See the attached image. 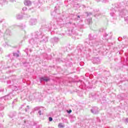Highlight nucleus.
<instances>
[{"label":"nucleus","instance_id":"obj_3","mask_svg":"<svg viewBox=\"0 0 128 128\" xmlns=\"http://www.w3.org/2000/svg\"><path fill=\"white\" fill-rule=\"evenodd\" d=\"M68 114H70V112H72V110H69L68 111Z\"/></svg>","mask_w":128,"mask_h":128},{"label":"nucleus","instance_id":"obj_5","mask_svg":"<svg viewBox=\"0 0 128 128\" xmlns=\"http://www.w3.org/2000/svg\"><path fill=\"white\" fill-rule=\"evenodd\" d=\"M58 126H59V127H60V124L58 125Z\"/></svg>","mask_w":128,"mask_h":128},{"label":"nucleus","instance_id":"obj_1","mask_svg":"<svg viewBox=\"0 0 128 128\" xmlns=\"http://www.w3.org/2000/svg\"><path fill=\"white\" fill-rule=\"evenodd\" d=\"M40 80H44V82H49L50 78L43 77V78H40Z\"/></svg>","mask_w":128,"mask_h":128},{"label":"nucleus","instance_id":"obj_4","mask_svg":"<svg viewBox=\"0 0 128 128\" xmlns=\"http://www.w3.org/2000/svg\"><path fill=\"white\" fill-rule=\"evenodd\" d=\"M38 114H40V115L42 114V111H39Z\"/></svg>","mask_w":128,"mask_h":128},{"label":"nucleus","instance_id":"obj_2","mask_svg":"<svg viewBox=\"0 0 128 128\" xmlns=\"http://www.w3.org/2000/svg\"><path fill=\"white\" fill-rule=\"evenodd\" d=\"M49 120H50V122H52V117H50Z\"/></svg>","mask_w":128,"mask_h":128},{"label":"nucleus","instance_id":"obj_6","mask_svg":"<svg viewBox=\"0 0 128 128\" xmlns=\"http://www.w3.org/2000/svg\"><path fill=\"white\" fill-rule=\"evenodd\" d=\"M78 18H80V16H78Z\"/></svg>","mask_w":128,"mask_h":128}]
</instances>
